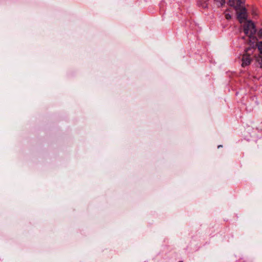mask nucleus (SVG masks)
<instances>
[{
  "instance_id": "obj_8",
  "label": "nucleus",
  "mask_w": 262,
  "mask_h": 262,
  "mask_svg": "<svg viewBox=\"0 0 262 262\" xmlns=\"http://www.w3.org/2000/svg\"><path fill=\"white\" fill-rule=\"evenodd\" d=\"M222 147V145H219V146H217V148H220V147Z\"/></svg>"
},
{
  "instance_id": "obj_1",
  "label": "nucleus",
  "mask_w": 262,
  "mask_h": 262,
  "mask_svg": "<svg viewBox=\"0 0 262 262\" xmlns=\"http://www.w3.org/2000/svg\"><path fill=\"white\" fill-rule=\"evenodd\" d=\"M245 0H229L230 5L233 7L236 11L237 18L240 23L246 20L247 12L246 8L242 6L245 3Z\"/></svg>"
},
{
  "instance_id": "obj_3",
  "label": "nucleus",
  "mask_w": 262,
  "mask_h": 262,
  "mask_svg": "<svg viewBox=\"0 0 262 262\" xmlns=\"http://www.w3.org/2000/svg\"><path fill=\"white\" fill-rule=\"evenodd\" d=\"M251 62V58L250 55L244 54L242 57V66L245 67L249 65Z\"/></svg>"
},
{
  "instance_id": "obj_10",
  "label": "nucleus",
  "mask_w": 262,
  "mask_h": 262,
  "mask_svg": "<svg viewBox=\"0 0 262 262\" xmlns=\"http://www.w3.org/2000/svg\"><path fill=\"white\" fill-rule=\"evenodd\" d=\"M179 262H183V261H180Z\"/></svg>"
},
{
  "instance_id": "obj_2",
  "label": "nucleus",
  "mask_w": 262,
  "mask_h": 262,
  "mask_svg": "<svg viewBox=\"0 0 262 262\" xmlns=\"http://www.w3.org/2000/svg\"><path fill=\"white\" fill-rule=\"evenodd\" d=\"M244 32L245 34L249 38V42H251V39L257 40L256 37L254 36L257 30L256 26L251 20L248 21L247 24L244 26Z\"/></svg>"
},
{
  "instance_id": "obj_9",
  "label": "nucleus",
  "mask_w": 262,
  "mask_h": 262,
  "mask_svg": "<svg viewBox=\"0 0 262 262\" xmlns=\"http://www.w3.org/2000/svg\"><path fill=\"white\" fill-rule=\"evenodd\" d=\"M252 14H253V15H256V13L254 12V11H253Z\"/></svg>"
},
{
  "instance_id": "obj_7",
  "label": "nucleus",
  "mask_w": 262,
  "mask_h": 262,
  "mask_svg": "<svg viewBox=\"0 0 262 262\" xmlns=\"http://www.w3.org/2000/svg\"><path fill=\"white\" fill-rule=\"evenodd\" d=\"M225 16L227 20L231 19V15L229 13H225Z\"/></svg>"
},
{
  "instance_id": "obj_4",
  "label": "nucleus",
  "mask_w": 262,
  "mask_h": 262,
  "mask_svg": "<svg viewBox=\"0 0 262 262\" xmlns=\"http://www.w3.org/2000/svg\"><path fill=\"white\" fill-rule=\"evenodd\" d=\"M256 46L257 47L259 53L262 54V41H258L256 44Z\"/></svg>"
},
{
  "instance_id": "obj_5",
  "label": "nucleus",
  "mask_w": 262,
  "mask_h": 262,
  "mask_svg": "<svg viewBox=\"0 0 262 262\" xmlns=\"http://www.w3.org/2000/svg\"><path fill=\"white\" fill-rule=\"evenodd\" d=\"M257 36L260 39H262V28L259 29L257 32Z\"/></svg>"
},
{
  "instance_id": "obj_6",
  "label": "nucleus",
  "mask_w": 262,
  "mask_h": 262,
  "mask_svg": "<svg viewBox=\"0 0 262 262\" xmlns=\"http://www.w3.org/2000/svg\"><path fill=\"white\" fill-rule=\"evenodd\" d=\"M253 48H252V47H248L247 48H246L245 49V54H247V55H249L250 54L249 53V52L252 50V49H253Z\"/></svg>"
}]
</instances>
